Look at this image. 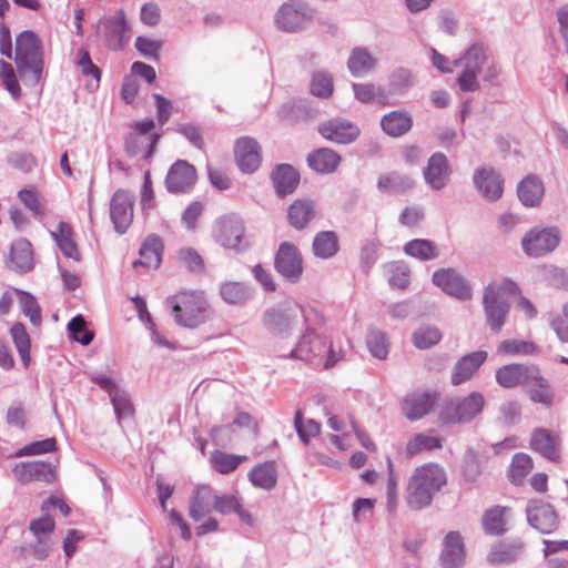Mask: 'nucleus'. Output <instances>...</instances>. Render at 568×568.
<instances>
[{
	"mask_svg": "<svg viewBox=\"0 0 568 568\" xmlns=\"http://www.w3.org/2000/svg\"><path fill=\"white\" fill-rule=\"evenodd\" d=\"M534 467L532 459L529 455L518 453L513 457L509 477L511 483L520 485L524 478L531 471Z\"/></svg>",
	"mask_w": 568,
	"mask_h": 568,
	"instance_id": "51",
	"label": "nucleus"
},
{
	"mask_svg": "<svg viewBox=\"0 0 568 568\" xmlns=\"http://www.w3.org/2000/svg\"><path fill=\"white\" fill-rule=\"evenodd\" d=\"M215 511L221 515L235 514L244 524L252 526L253 516L243 507V500L239 491L216 493Z\"/></svg>",
	"mask_w": 568,
	"mask_h": 568,
	"instance_id": "27",
	"label": "nucleus"
},
{
	"mask_svg": "<svg viewBox=\"0 0 568 568\" xmlns=\"http://www.w3.org/2000/svg\"><path fill=\"white\" fill-rule=\"evenodd\" d=\"M366 344L371 355H387L389 352L387 336L382 331H371L367 334Z\"/></svg>",
	"mask_w": 568,
	"mask_h": 568,
	"instance_id": "60",
	"label": "nucleus"
},
{
	"mask_svg": "<svg viewBox=\"0 0 568 568\" xmlns=\"http://www.w3.org/2000/svg\"><path fill=\"white\" fill-rule=\"evenodd\" d=\"M95 32L102 37L105 47L112 51L122 50L130 41L129 26L123 10L104 16L95 24Z\"/></svg>",
	"mask_w": 568,
	"mask_h": 568,
	"instance_id": "7",
	"label": "nucleus"
},
{
	"mask_svg": "<svg viewBox=\"0 0 568 568\" xmlns=\"http://www.w3.org/2000/svg\"><path fill=\"white\" fill-rule=\"evenodd\" d=\"M414 186V180L398 172L382 174L377 180V189L383 193H402Z\"/></svg>",
	"mask_w": 568,
	"mask_h": 568,
	"instance_id": "42",
	"label": "nucleus"
},
{
	"mask_svg": "<svg viewBox=\"0 0 568 568\" xmlns=\"http://www.w3.org/2000/svg\"><path fill=\"white\" fill-rule=\"evenodd\" d=\"M174 323L185 328H196L210 318V305L201 291H181L165 298Z\"/></svg>",
	"mask_w": 568,
	"mask_h": 568,
	"instance_id": "4",
	"label": "nucleus"
},
{
	"mask_svg": "<svg viewBox=\"0 0 568 568\" xmlns=\"http://www.w3.org/2000/svg\"><path fill=\"white\" fill-rule=\"evenodd\" d=\"M163 242L160 236L151 234L143 241L139 254L140 258L134 261L133 266H144L156 270L162 261Z\"/></svg>",
	"mask_w": 568,
	"mask_h": 568,
	"instance_id": "32",
	"label": "nucleus"
},
{
	"mask_svg": "<svg viewBox=\"0 0 568 568\" xmlns=\"http://www.w3.org/2000/svg\"><path fill=\"white\" fill-rule=\"evenodd\" d=\"M403 251L406 255L420 261H430L438 256V250L434 242L425 239H414L408 241Z\"/></svg>",
	"mask_w": 568,
	"mask_h": 568,
	"instance_id": "44",
	"label": "nucleus"
},
{
	"mask_svg": "<svg viewBox=\"0 0 568 568\" xmlns=\"http://www.w3.org/2000/svg\"><path fill=\"white\" fill-rule=\"evenodd\" d=\"M486 63V48L480 42L473 43L463 57L454 61L455 65H463V71L457 78V83L463 92H474L479 90L477 75Z\"/></svg>",
	"mask_w": 568,
	"mask_h": 568,
	"instance_id": "6",
	"label": "nucleus"
},
{
	"mask_svg": "<svg viewBox=\"0 0 568 568\" xmlns=\"http://www.w3.org/2000/svg\"><path fill=\"white\" fill-rule=\"evenodd\" d=\"M442 448V438L425 433L415 434L406 445L408 456L417 455L422 452H430Z\"/></svg>",
	"mask_w": 568,
	"mask_h": 568,
	"instance_id": "49",
	"label": "nucleus"
},
{
	"mask_svg": "<svg viewBox=\"0 0 568 568\" xmlns=\"http://www.w3.org/2000/svg\"><path fill=\"white\" fill-rule=\"evenodd\" d=\"M274 268L286 282H300L304 272L300 250L291 242H282L274 256Z\"/></svg>",
	"mask_w": 568,
	"mask_h": 568,
	"instance_id": "10",
	"label": "nucleus"
},
{
	"mask_svg": "<svg viewBox=\"0 0 568 568\" xmlns=\"http://www.w3.org/2000/svg\"><path fill=\"white\" fill-rule=\"evenodd\" d=\"M176 132L182 134L196 149L203 148V136L201 128L192 122L181 123L176 126Z\"/></svg>",
	"mask_w": 568,
	"mask_h": 568,
	"instance_id": "64",
	"label": "nucleus"
},
{
	"mask_svg": "<svg viewBox=\"0 0 568 568\" xmlns=\"http://www.w3.org/2000/svg\"><path fill=\"white\" fill-rule=\"evenodd\" d=\"M310 18L311 10L302 0H290L278 9L275 22L281 30L293 32Z\"/></svg>",
	"mask_w": 568,
	"mask_h": 568,
	"instance_id": "19",
	"label": "nucleus"
},
{
	"mask_svg": "<svg viewBox=\"0 0 568 568\" xmlns=\"http://www.w3.org/2000/svg\"><path fill=\"white\" fill-rule=\"evenodd\" d=\"M446 483V471L438 464L429 463L417 467L406 486L405 500L407 506L413 510L428 507Z\"/></svg>",
	"mask_w": 568,
	"mask_h": 568,
	"instance_id": "1",
	"label": "nucleus"
},
{
	"mask_svg": "<svg viewBox=\"0 0 568 568\" xmlns=\"http://www.w3.org/2000/svg\"><path fill=\"white\" fill-rule=\"evenodd\" d=\"M55 527L54 519L49 516H42L30 523V530L36 539H50L51 534Z\"/></svg>",
	"mask_w": 568,
	"mask_h": 568,
	"instance_id": "62",
	"label": "nucleus"
},
{
	"mask_svg": "<svg viewBox=\"0 0 568 568\" xmlns=\"http://www.w3.org/2000/svg\"><path fill=\"white\" fill-rule=\"evenodd\" d=\"M341 155L327 148L317 149L307 156L308 166L322 174L333 173L341 163Z\"/></svg>",
	"mask_w": 568,
	"mask_h": 568,
	"instance_id": "35",
	"label": "nucleus"
},
{
	"mask_svg": "<svg viewBox=\"0 0 568 568\" xmlns=\"http://www.w3.org/2000/svg\"><path fill=\"white\" fill-rule=\"evenodd\" d=\"M442 338L438 328L434 326H422L413 334V343L418 349H427L437 344Z\"/></svg>",
	"mask_w": 568,
	"mask_h": 568,
	"instance_id": "55",
	"label": "nucleus"
},
{
	"mask_svg": "<svg viewBox=\"0 0 568 568\" xmlns=\"http://www.w3.org/2000/svg\"><path fill=\"white\" fill-rule=\"evenodd\" d=\"M486 323L493 332H499L509 312V303L498 293L495 284H488L483 293Z\"/></svg>",
	"mask_w": 568,
	"mask_h": 568,
	"instance_id": "14",
	"label": "nucleus"
},
{
	"mask_svg": "<svg viewBox=\"0 0 568 568\" xmlns=\"http://www.w3.org/2000/svg\"><path fill=\"white\" fill-rule=\"evenodd\" d=\"M465 558L464 544L459 532L447 534L444 540V548L440 554L443 568H459Z\"/></svg>",
	"mask_w": 568,
	"mask_h": 568,
	"instance_id": "31",
	"label": "nucleus"
},
{
	"mask_svg": "<svg viewBox=\"0 0 568 568\" xmlns=\"http://www.w3.org/2000/svg\"><path fill=\"white\" fill-rule=\"evenodd\" d=\"M311 93L320 99H328L333 94V77L328 71H315L310 84Z\"/></svg>",
	"mask_w": 568,
	"mask_h": 568,
	"instance_id": "50",
	"label": "nucleus"
},
{
	"mask_svg": "<svg viewBox=\"0 0 568 568\" xmlns=\"http://www.w3.org/2000/svg\"><path fill=\"white\" fill-rule=\"evenodd\" d=\"M414 85V75L406 68H398L389 77V88L393 93L402 94Z\"/></svg>",
	"mask_w": 568,
	"mask_h": 568,
	"instance_id": "56",
	"label": "nucleus"
},
{
	"mask_svg": "<svg viewBox=\"0 0 568 568\" xmlns=\"http://www.w3.org/2000/svg\"><path fill=\"white\" fill-rule=\"evenodd\" d=\"M222 300L230 305H242L252 297V288L243 282H224L220 285Z\"/></svg>",
	"mask_w": 568,
	"mask_h": 568,
	"instance_id": "38",
	"label": "nucleus"
},
{
	"mask_svg": "<svg viewBox=\"0 0 568 568\" xmlns=\"http://www.w3.org/2000/svg\"><path fill=\"white\" fill-rule=\"evenodd\" d=\"M90 376L92 382L108 393L119 423L133 416L134 407L131 397L119 383L106 374L99 372H92Z\"/></svg>",
	"mask_w": 568,
	"mask_h": 568,
	"instance_id": "9",
	"label": "nucleus"
},
{
	"mask_svg": "<svg viewBox=\"0 0 568 568\" xmlns=\"http://www.w3.org/2000/svg\"><path fill=\"white\" fill-rule=\"evenodd\" d=\"M312 325H304L305 333L288 355H335L333 346L327 345L325 337L317 335Z\"/></svg>",
	"mask_w": 568,
	"mask_h": 568,
	"instance_id": "24",
	"label": "nucleus"
},
{
	"mask_svg": "<svg viewBox=\"0 0 568 568\" xmlns=\"http://www.w3.org/2000/svg\"><path fill=\"white\" fill-rule=\"evenodd\" d=\"M413 118L406 110H394L384 114L381 119L383 132L392 138H399L410 131Z\"/></svg>",
	"mask_w": 568,
	"mask_h": 568,
	"instance_id": "30",
	"label": "nucleus"
},
{
	"mask_svg": "<svg viewBox=\"0 0 568 568\" xmlns=\"http://www.w3.org/2000/svg\"><path fill=\"white\" fill-rule=\"evenodd\" d=\"M234 155L236 164L243 173H254L262 163L261 145L251 136H242L236 140Z\"/></svg>",
	"mask_w": 568,
	"mask_h": 568,
	"instance_id": "18",
	"label": "nucleus"
},
{
	"mask_svg": "<svg viewBox=\"0 0 568 568\" xmlns=\"http://www.w3.org/2000/svg\"><path fill=\"white\" fill-rule=\"evenodd\" d=\"M560 242L557 227L534 229L521 240L524 252L530 257H540L552 252Z\"/></svg>",
	"mask_w": 568,
	"mask_h": 568,
	"instance_id": "12",
	"label": "nucleus"
},
{
	"mask_svg": "<svg viewBox=\"0 0 568 568\" xmlns=\"http://www.w3.org/2000/svg\"><path fill=\"white\" fill-rule=\"evenodd\" d=\"M432 282L445 294L458 301H469L473 297V287L469 281L453 267L435 271Z\"/></svg>",
	"mask_w": 568,
	"mask_h": 568,
	"instance_id": "11",
	"label": "nucleus"
},
{
	"mask_svg": "<svg viewBox=\"0 0 568 568\" xmlns=\"http://www.w3.org/2000/svg\"><path fill=\"white\" fill-rule=\"evenodd\" d=\"M263 325L273 335L288 336L296 325L322 324L323 316L312 306L286 301L277 307H271L263 314Z\"/></svg>",
	"mask_w": 568,
	"mask_h": 568,
	"instance_id": "2",
	"label": "nucleus"
},
{
	"mask_svg": "<svg viewBox=\"0 0 568 568\" xmlns=\"http://www.w3.org/2000/svg\"><path fill=\"white\" fill-rule=\"evenodd\" d=\"M536 373L534 367H525L520 364L505 365L496 372V379L503 387H514L520 383L529 384Z\"/></svg>",
	"mask_w": 568,
	"mask_h": 568,
	"instance_id": "34",
	"label": "nucleus"
},
{
	"mask_svg": "<svg viewBox=\"0 0 568 568\" xmlns=\"http://www.w3.org/2000/svg\"><path fill=\"white\" fill-rule=\"evenodd\" d=\"M14 63L26 85L39 84L43 72V53L41 41L36 32L23 30L17 36Z\"/></svg>",
	"mask_w": 568,
	"mask_h": 568,
	"instance_id": "3",
	"label": "nucleus"
},
{
	"mask_svg": "<svg viewBox=\"0 0 568 568\" xmlns=\"http://www.w3.org/2000/svg\"><path fill=\"white\" fill-rule=\"evenodd\" d=\"M10 333L19 355H30V337L26 326L21 323H16L10 328Z\"/></svg>",
	"mask_w": 568,
	"mask_h": 568,
	"instance_id": "63",
	"label": "nucleus"
},
{
	"mask_svg": "<svg viewBox=\"0 0 568 568\" xmlns=\"http://www.w3.org/2000/svg\"><path fill=\"white\" fill-rule=\"evenodd\" d=\"M51 236L65 257L80 260L78 246L73 240V230L69 223L59 222L57 230L51 232Z\"/></svg>",
	"mask_w": 568,
	"mask_h": 568,
	"instance_id": "37",
	"label": "nucleus"
},
{
	"mask_svg": "<svg viewBox=\"0 0 568 568\" xmlns=\"http://www.w3.org/2000/svg\"><path fill=\"white\" fill-rule=\"evenodd\" d=\"M195 168L185 160L175 161L165 176V187L172 194L190 193L196 182Z\"/></svg>",
	"mask_w": 568,
	"mask_h": 568,
	"instance_id": "16",
	"label": "nucleus"
},
{
	"mask_svg": "<svg viewBox=\"0 0 568 568\" xmlns=\"http://www.w3.org/2000/svg\"><path fill=\"white\" fill-rule=\"evenodd\" d=\"M134 195L123 189L116 190L110 200V219L114 231L123 235L133 222Z\"/></svg>",
	"mask_w": 568,
	"mask_h": 568,
	"instance_id": "13",
	"label": "nucleus"
},
{
	"mask_svg": "<svg viewBox=\"0 0 568 568\" xmlns=\"http://www.w3.org/2000/svg\"><path fill=\"white\" fill-rule=\"evenodd\" d=\"M13 473L21 483L38 480L50 484L57 477L55 468L50 463L42 460L20 463L14 467Z\"/></svg>",
	"mask_w": 568,
	"mask_h": 568,
	"instance_id": "23",
	"label": "nucleus"
},
{
	"mask_svg": "<svg viewBox=\"0 0 568 568\" xmlns=\"http://www.w3.org/2000/svg\"><path fill=\"white\" fill-rule=\"evenodd\" d=\"M528 523L541 534H551L558 527V516L551 505L531 500L526 508Z\"/></svg>",
	"mask_w": 568,
	"mask_h": 568,
	"instance_id": "22",
	"label": "nucleus"
},
{
	"mask_svg": "<svg viewBox=\"0 0 568 568\" xmlns=\"http://www.w3.org/2000/svg\"><path fill=\"white\" fill-rule=\"evenodd\" d=\"M245 227L241 217L231 214L215 221L213 236L221 246L235 252L245 251L248 247L244 240Z\"/></svg>",
	"mask_w": 568,
	"mask_h": 568,
	"instance_id": "8",
	"label": "nucleus"
},
{
	"mask_svg": "<svg viewBox=\"0 0 568 568\" xmlns=\"http://www.w3.org/2000/svg\"><path fill=\"white\" fill-rule=\"evenodd\" d=\"M32 245L27 239H19L11 244L8 267L16 273L26 274L33 270Z\"/></svg>",
	"mask_w": 568,
	"mask_h": 568,
	"instance_id": "28",
	"label": "nucleus"
},
{
	"mask_svg": "<svg viewBox=\"0 0 568 568\" xmlns=\"http://www.w3.org/2000/svg\"><path fill=\"white\" fill-rule=\"evenodd\" d=\"M384 270L389 275L388 284L393 288L405 290L410 282V270L404 261H392L386 263Z\"/></svg>",
	"mask_w": 568,
	"mask_h": 568,
	"instance_id": "43",
	"label": "nucleus"
},
{
	"mask_svg": "<svg viewBox=\"0 0 568 568\" xmlns=\"http://www.w3.org/2000/svg\"><path fill=\"white\" fill-rule=\"evenodd\" d=\"M452 169L443 152L433 153L423 170L425 183L434 191H442L450 180Z\"/></svg>",
	"mask_w": 568,
	"mask_h": 568,
	"instance_id": "21",
	"label": "nucleus"
},
{
	"mask_svg": "<svg viewBox=\"0 0 568 568\" xmlns=\"http://www.w3.org/2000/svg\"><path fill=\"white\" fill-rule=\"evenodd\" d=\"M523 550L521 542L499 544L490 550L487 559L496 565L510 564L521 556Z\"/></svg>",
	"mask_w": 568,
	"mask_h": 568,
	"instance_id": "45",
	"label": "nucleus"
},
{
	"mask_svg": "<svg viewBox=\"0 0 568 568\" xmlns=\"http://www.w3.org/2000/svg\"><path fill=\"white\" fill-rule=\"evenodd\" d=\"M294 426L298 437L307 444L311 437L317 436L321 432L320 423L314 419H308L306 424H303V414L297 410L294 418Z\"/></svg>",
	"mask_w": 568,
	"mask_h": 568,
	"instance_id": "59",
	"label": "nucleus"
},
{
	"mask_svg": "<svg viewBox=\"0 0 568 568\" xmlns=\"http://www.w3.org/2000/svg\"><path fill=\"white\" fill-rule=\"evenodd\" d=\"M379 246V241L375 239L368 240L362 245L359 260L361 268L364 273H368L373 265L377 262Z\"/></svg>",
	"mask_w": 568,
	"mask_h": 568,
	"instance_id": "58",
	"label": "nucleus"
},
{
	"mask_svg": "<svg viewBox=\"0 0 568 568\" xmlns=\"http://www.w3.org/2000/svg\"><path fill=\"white\" fill-rule=\"evenodd\" d=\"M376 64L377 60L363 47H355L347 60V69L355 78L368 74L375 69Z\"/></svg>",
	"mask_w": 568,
	"mask_h": 568,
	"instance_id": "36",
	"label": "nucleus"
},
{
	"mask_svg": "<svg viewBox=\"0 0 568 568\" xmlns=\"http://www.w3.org/2000/svg\"><path fill=\"white\" fill-rule=\"evenodd\" d=\"M68 334L71 339L82 345H89L94 337L93 332L87 329V323L82 315L74 316L68 323Z\"/></svg>",
	"mask_w": 568,
	"mask_h": 568,
	"instance_id": "54",
	"label": "nucleus"
},
{
	"mask_svg": "<svg viewBox=\"0 0 568 568\" xmlns=\"http://www.w3.org/2000/svg\"><path fill=\"white\" fill-rule=\"evenodd\" d=\"M485 357H460L452 373V384L458 386L468 381L484 363Z\"/></svg>",
	"mask_w": 568,
	"mask_h": 568,
	"instance_id": "46",
	"label": "nucleus"
},
{
	"mask_svg": "<svg viewBox=\"0 0 568 568\" xmlns=\"http://www.w3.org/2000/svg\"><path fill=\"white\" fill-rule=\"evenodd\" d=\"M179 260L192 273H202L204 271V261L196 250L184 247L179 251Z\"/></svg>",
	"mask_w": 568,
	"mask_h": 568,
	"instance_id": "61",
	"label": "nucleus"
},
{
	"mask_svg": "<svg viewBox=\"0 0 568 568\" xmlns=\"http://www.w3.org/2000/svg\"><path fill=\"white\" fill-rule=\"evenodd\" d=\"M248 479L253 486L257 488L264 490L273 489L277 483V473L274 462H266L255 466L248 473Z\"/></svg>",
	"mask_w": 568,
	"mask_h": 568,
	"instance_id": "39",
	"label": "nucleus"
},
{
	"mask_svg": "<svg viewBox=\"0 0 568 568\" xmlns=\"http://www.w3.org/2000/svg\"><path fill=\"white\" fill-rule=\"evenodd\" d=\"M216 491L209 485L196 486L190 500L189 516L199 521L215 510Z\"/></svg>",
	"mask_w": 568,
	"mask_h": 568,
	"instance_id": "26",
	"label": "nucleus"
},
{
	"mask_svg": "<svg viewBox=\"0 0 568 568\" xmlns=\"http://www.w3.org/2000/svg\"><path fill=\"white\" fill-rule=\"evenodd\" d=\"M504 513V507L496 506L484 514L483 527L487 534L497 536L505 531Z\"/></svg>",
	"mask_w": 568,
	"mask_h": 568,
	"instance_id": "53",
	"label": "nucleus"
},
{
	"mask_svg": "<svg viewBox=\"0 0 568 568\" xmlns=\"http://www.w3.org/2000/svg\"><path fill=\"white\" fill-rule=\"evenodd\" d=\"M246 459L245 455L229 454L222 450H214L210 457L213 469L220 474L234 471Z\"/></svg>",
	"mask_w": 568,
	"mask_h": 568,
	"instance_id": "47",
	"label": "nucleus"
},
{
	"mask_svg": "<svg viewBox=\"0 0 568 568\" xmlns=\"http://www.w3.org/2000/svg\"><path fill=\"white\" fill-rule=\"evenodd\" d=\"M544 193V183L537 175H527L517 185L518 199L527 207L538 206Z\"/></svg>",
	"mask_w": 568,
	"mask_h": 568,
	"instance_id": "33",
	"label": "nucleus"
},
{
	"mask_svg": "<svg viewBox=\"0 0 568 568\" xmlns=\"http://www.w3.org/2000/svg\"><path fill=\"white\" fill-rule=\"evenodd\" d=\"M476 191L488 202H496L504 193V179L489 166L477 168L473 174Z\"/></svg>",
	"mask_w": 568,
	"mask_h": 568,
	"instance_id": "17",
	"label": "nucleus"
},
{
	"mask_svg": "<svg viewBox=\"0 0 568 568\" xmlns=\"http://www.w3.org/2000/svg\"><path fill=\"white\" fill-rule=\"evenodd\" d=\"M318 132L324 139L334 143L349 144L359 136L361 130L346 119L334 118L321 123Z\"/></svg>",
	"mask_w": 568,
	"mask_h": 568,
	"instance_id": "20",
	"label": "nucleus"
},
{
	"mask_svg": "<svg viewBox=\"0 0 568 568\" xmlns=\"http://www.w3.org/2000/svg\"><path fill=\"white\" fill-rule=\"evenodd\" d=\"M485 397L479 392H471L465 397L446 400L438 418L443 424H466L474 420L484 409Z\"/></svg>",
	"mask_w": 568,
	"mask_h": 568,
	"instance_id": "5",
	"label": "nucleus"
},
{
	"mask_svg": "<svg viewBox=\"0 0 568 568\" xmlns=\"http://www.w3.org/2000/svg\"><path fill=\"white\" fill-rule=\"evenodd\" d=\"M497 352L504 355H531L536 352V347L526 341L506 339L498 345Z\"/></svg>",
	"mask_w": 568,
	"mask_h": 568,
	"instance_id": "57",
	"label": "nucleus"
},
{
	"mask_svg": "<svg viewBox=\"0 0 568 568\" xmlns=\"http://www.w3.org/2000/svg\"><path fill=\"white\" fill-rule=\"evenodd\" d=\"M271 180L276 194L284 197L296 190L300 183V174L292 165L283 163L273 169Z\"/></svg>",
	"mask_w": 568,
	"mask_h": 568,
	"instance_id": "29",
	"label": "nucleus"
},
{
	"mask_svg": "<svg viewBox=\"0 0 568 568\" xmlns=\"http://www.w3.org/2000/svg\"><path fill=\"white\" fill-rule=\"evenodd\" d=\"M13 293L18 296L21 312L29 317L30 322L34 326H39L42 322L41 308L36 297L23 290L13 288Z\"/></svg>",
	"mask_w": 568,
	"mask_h": 568,
	"instance_id": "48",
	"label": "nucleus"
},
{
	"mask_svg": "<svg viewBox=\"0 0 568 568\" xmlns=\"http://www.w3.org/2000/svg\"><path fill=\"white\" fill-rule=\"evenodd\" d=\"M315 211L313 203L307 200H296L290 205L287 212V219L296 230L304 229L314 217Z\"/></svg>",
	"mask_w": 568,
	"mask_h": 568,
	"instance_id": "40",
	"label": "nucleus"
},
{
	"mask_svg": "<svg viewBox=\"0 0 568 568\" xmlns=\"http://www.w3.org/2000/svg\"><path fill=\"white\" fill-rule=\"evenodd\" d=\"M530 447L551 462H558L560 458V438L546 428H537L532 432Z\"/></svg>",
	"mask_w": 568,
	"mask_h": 568,
	"instance_id": "25",
	"label": "nucleus"
},
{
	"mask_svg": "<svg viewBox=\"0 0 568 568\" xmlns=\"http://www.w3.org/2000/svg\"><path fill=\"white\" fill-rule=\"evenodd\" d=\"M439 395L434 390H415L408 393L400 402L402 414L410 422L422 419L434 410Z\"/></svg>",
	"mask_w": 568,
	"mask_h": 568,
	"instance_id": "15",
	"label": "nucleus"
},
{
	"mask_svg": "<svg viewBox=\"0 0 568 568\" xmlns=\"http://www.w3.org/2000/svg\"><path fill=\"white\" fill-rule=\"evenodd\" d=\"M534 386L529 390L530 399L535 403H540L545 406H550L552 403V394L548 386L546 385V381L538 375V371L531 376L530 383L528 384Z\"/></svg>",
	"mask_w": 568,
	"mask_h": 568,
	"instance_id": "52",
	"label": "nucleus"
},
{
	"mask_svg": "<svg viewBox=\"0 0 568 568\" xmlns=\"http://www.w3.org/2000/svg\"><path fill=\"white\" fill-rule=\"evenodd\" d=\"M313 253L320 258L334 256L339 248L337 234L333 231L318 232L313 240Z\"/></svg>",
	"mask_w": 568,
	"mask_h": 568,
	"instance_id": "41",
	"label": "nucleus"
}]
</instances>
